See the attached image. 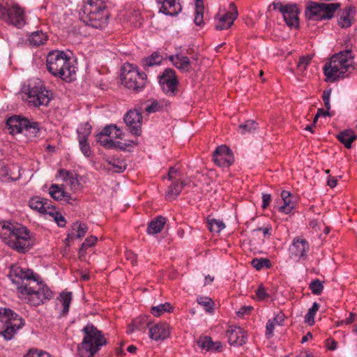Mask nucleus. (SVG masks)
<instances>
[{"instance_id":"1","label":"nucleus","mask_w":357,"mask_h":357,"mask_svg":"<svg viewBox=\"0 0 357 357\" xmlns=\"http://www.w3.org/2000/svg\"><path fill=\"white\" fill-rule=\"evenodd\" d=\"M0 236L7 245L18 252L25 253L31 247L29 230L21 225L0 222Z\"/></svg>"},{"instance_id":"2","label":"nucleus","mask_w":357,"mask_h":357,"mask_svg":"<svg viewBox=\"0 0 357 357\" xmlns=\"http://www.w3.org/2000/svg\"><path fill=\"white\" fill-rule=\"evenodd\" d=\"M46 66L52 75L66 82L76 79L75 67L71 65L70 59L63 51L50 52L47 56Z\"/></svg>"},{"instance_id":"3","label":"nucleus","mask_w":357,"mask_h":357,"mask_svg":"<svg viewBox=\"0 0 357 357\" xmlns=\"http://www.w3.org/2000/svg\"><path fill=\"white\" fill-rule=\"evenodd\" d=\"M352 59L351 50H348L333 56L324 67L326 81L332 82L338 78L346 77L347 73H350L349 69H354L350 61Z\"/></svg>"},{"instance_id":"4","label":"nucleus","mask_w":357,"mask_h":357,"mask_svg":"<svg viewBox=\"0 0 357 357\" xmlns=\"http://www.w3.org/2000/svg\"><path fill=\"white\" fill-rule=\"evenodd\" d=\"M82 331L84 336L77 346V354L79 357H93L102 346L107 344V340L102 333L91 324L84 327Z\"/></svg>"},{"instance_id":"5","label":"nucleus","mask_w":357,"mask_h":357,"mask_svg":"<svg viewBox=\"0 0 357 357\" xmlns=\"http://www.w3.org/2000/svg\"><path fill=\"white\" fill-rule=\"evenodd\" d=\"M6 127L10 135L18 134L24 130L29 137H37L40 130L38 123L32 122L21 115L9 117L6 121Z\"/></svg>"},{"instance_id":"6","label":"nucleus","mask_w":357,"mask_h":357,"mask_svg":"<svg viewBox=\"0 0 357 357\" xmlns=\"http://www.w3.org/2000/svg\"><path fill=\"white\" fill-rule=\"evenodd\" d=\"M340 3H318L310 1L306 6L305 17L309 20H329L340 7Z\"/></svg>"},{"instance_id":"7","label":"nucleus","mask_w":357,"mask_h":357,"mask_svg":"<svg viewBox=\"0 0 357 357\" xmlns=\"http://www.w3.org/2000/svg\"><path fill=\"white\" fill-rule=\"evenodd\" d=\"M122 84L136 92L141 91L146 85V75L140 73L137 68L130 63L124 64L121 74Z\"/></svg>"},{"instance_id":"8","label":"nucleus","mask_w":357,"mask_h":357,"mask_svg":"<svg viewBox=\"0 0 357 357\" xmlns=\"http://www.w3.org/2000/svg\"><path fill=\"white\" fill-rule=\"evenodd\" d=\"M86 16H82V20L87 25L96 29H102L107 25L109 13L106 10V6H98L91 3Z\"/></svg>"},{"instance_id":"9","label":"nucleus","mask_w":357,"mask_h":357,"mask_svg":"<svg viewBox=\"0 0 357 357\" xmlns=\"http://www.w3.org/2000/svg\"><path fill=\"white\" fill-rule=\"evenodd\" d=\"M274 10H278L283 15L284 20L290 28L299 27V10L296 4L283 5L280 1L273 2Z\"/></svg>"},{"instance_id":"10","label":"nucleus","mask_w":357,"mask_h":357,"mask_svg":"<svg viewBox=\"0 0 357 357\" xmlns=\"http://www.w3.org/2000/svg\"><path fill=\"white\" fill-rule=\"evenodd\" d=\"M0 18L17 27H22L25 23L24 10L18 5L9 8L0 5Z\"/></svg>"},{"instance_id":"11","label":"nucleus","mask_w":357,"mask_h":357,"mask_svg":"<svg viewBox=\"0 0 357 357\" xmlns=\"http://www.w3.org/2000/svg\"><path fill=\"white\" fill-rule=\"evenodd\" d=\"M159 83L163 91L169 96H174L177 91L178 84L175 70L172 68L165 70L162 75L159 77Z\"/></svg>"},{"instance_id":"12","label":"nucleus","mask_w":357,"mask_h":357,"mask_svg":"<svg viewBox=\"0 0 357 357\" xmlns=\"http://www.w3.org/2000/svg\"><path fill=\"white\" fill-rule=\"evenodd\" d=\"M27 95L29 102L35 106H47L52 98V93L45 89L29 86Z\"/></svg>"},{"instance_id":"13","label":"nucleus","mask_w":357,"mask_h":357,"mask_svg":"<svg viewBox=\"0 0 357 357\" xmlns=\"http://www.w3.org/2000/svg\"><path fill=\"white\" fill-rule=\"evenodd\" d=\"M27 95L29 102L35 106H47L52 98V93L45 89L29 86Z\"/></svg>"},{"instance_id":"14","label":"nucleus","mask_w":357,"mask_h":357,"mask_svg":"<svg viewBox=\"0 0 357 357\" xmlns=\"http://www.w3.org/2000/svg\"><path fill=\"white\" fill-rule=\"evenodd\" d=\"M39 276L30 271V275L21 282V284L17 287V291L22 295L29 296L36 289H41V287H44V283L39 281Z\"/></svg>"},{"instance_id":"15","label":"nucleus","mask_w":357,"mask_h":357,"mask_svg":"<svg viewBox=\"0 0 357 357\" xmlns=\"http://www.w3.org/2000/svg\"><path fill=\"white\" fill-rule=\"evenodd\" d=\"M213 161L220 167H229L234 161L231 149L226 145L216 148L213 154Z\"/></svg>"},{"instance_id":"16","label":"nucleus","mask_w":357,"mask_h":357,"mask_svg":"<svg viewBox=\"0 0 357 357\" xmlns=\"http://www.w3.org/2000/svg\"><path fill=\"white\" fill-rule=\"evenodd\" d=\"M142 115L137 109L130 110L124 117V121L132 134L139 136L142 133Z\"/></svg>"},{"instance_id":"17","label":"nucleus","mask_w":357,"mask_h":357,"mask_svg":"<svg viewBox=\"0 0 357 357\" xmlns=\"http://www.w3.org/2000/svg\"><path fill=\"white\" fill-rule=\"evenodd\" d=\"M238 16V12L236 6L233 2L230 3L228 10L220 17L218 22L215 25V29L217 30L229 29L234 24Z\"/></svg>"},{"instance_id":"18","label":"nucleus","mask_w":357,"mask_h":357,"mask_svg":"<svg viewBox=\"0 0 357 357\" xmlns=\"http://www.w3.org/2000/svg\"><path fill=\"white\" fill-rule=\"evenodd\" d=\"M2 311L3 314L6 315V319H8V328L12 330V331H10L12 339L17 330L21 328L24 325V321L9 308H1L0 314L2 313Z\"/></svg>"},{"instance_id":"19","label":"nucleus","mask_w":357,"mask_h":357,"mask_svg":"<svg viewBox=\"0 0 357 357\" xmlns=\"http://www.w3.org/2000/svg\"><path fill=\"white\" fill-rule=\"evenodd\" d=\"M91 132V126L88 122L83 124L80 128L77 130L80 150L86 157H89L91 154V149L89 144L87 143V139L90 135Z\"/></svg>"},{"instance_id":"20","label":"nucleus","mask_w":357,"mask_h":357,"mask_svg":"<svg viewBox=\"0 0 357 357\" xmlns=\"http://www.w3.org/2000/svg\"><path fill=\"white\" fill-rule=\"evenodd\" d=\"M29 303L34 306L43 303L45 301L50 300L52 296V291L45 284L41 289H36L29 296Z\"/></svg>"},{"instance_id":"21","label":"nucleus","mask_w":357,"mask_h":357,"mask_svg":"<svg viewBox=\"0 0 357 357\" xmlns=\"http://www.w3.org/2000/svg\"><path fill=\"white\" fill-rule=\"evenodd\" d=\"M226 336L230 345L242 346L245 343V331L240 327L229 328L226 332Z\"/></svg>"},{"instance_id":"22","label":"nucleus","mask_w":357,"mask_h":357,"mask_svg":"<svg viewBox=\"0 0 357 357\" xmlns=\"http://www.w3.org/2000/svg\"><path fill=\"white\" fill-rule=\"evenodd\" d=\"M161 5L160 12L166 15L174 16L181 10V6L176 0H156Z\"/></svg>"},{"instance_id":"23","label":"nucleus","mask_w":357,"mask_h":357,"mask_svg":"<svg viewBox=\"0 0 357 357\" xmlns=\"http://www.w3.org/2000/svg\"><path fill=\"white\" fill-rule=\"evenodd\" d=\"M150 337L154 340H163L170 335L169 326L160 323L151 327L149 330Z\"/></svg>"},{"instance_id":"24","label":"nucleus","mask_w":357,"mask_h":357,"mask_svg":"<svg viewBox=\"0 0 357 357\" xmlns=\"http://www.w3.org/2000/svg\"><path fill=\"white\" fill-rule=\"evenodd\" d=\"M30 271H32L30 269L24 271L20 266L17 265H13L10 267L8 277L11 279L13 283L17 284V287L21 284V282H23V280H26L29 275H30Z\"/></svg>"},{"instance_id":"25","label":"nucleus","mask_w":357,"mask_h":357,"mask_svg":"<svg viewBox=\"0 0 357 357\" xmlns=\"http://www.w3.org/2000/svg\"><path fill=\"white\" fill-rule=\"evenodd\" d=\"M72 229L73 230H75V234L72 232L68 234L66 239V244L67 246H69V242L73 241L75 237L82 238L85 236L88 231L87 225L79 221H76L72 225Z\"/></svg>"},{"instance_id":"26","label":"nucleus","mask_w":357,"mask_h":357,"mask_svg":"<svg viewBox=\"0 0 357 357\" xmlns=\"http://www.w3.org/2000/svg\"><path fill=\"white\" fill-rule=\"evenodd\" d=\"M295 255L301 258H307V252L309 250V243L305 239L294 238L292 243Z\"/></svg>"},{"instance_id":"27","label":"nucleus","mask_w":357,"mask_h":357,"mask_svg":"<svg viewBox=\"0 0 357 357\" xmlns=\"http://www.w3.org/2000/svg\"><path fill=\"white\" fill-rule=\"evenodd\" d=\"M337 138L347 149H351L357 137L353 130L348 129L340 132Z\"/></svg>"},{"instance_id":"28","label":"nucleus","mask_w":357,"mask_h":357,"mask_svg":"<svg viewBox=\"0 0 357 357\" xmlns=\"http://www.w3.org/2000/svg\"><path fill=\"white\" fill-rule=\"evenodd\" d=\"M166 218L163 216H158L155 218L149 225L147 232L151 234H155L160 233L163 229L165 223Z\"/></svg>"},{"instance_id":"29","label":"nucleus","mask_w":357,"mask_h":357,"mask_svg":"<svg viewBox=\"0 0 357 357\" xmlns=\"http://www.w3.org/2000/svg\"><path fill=\"white\" fill-rule=\"evenodd\" d=\"M352 12H354V7H347L343 10L338 21V24L342 28H348L351 25V21L354 19L351 15Z\"/></svg>"},{"instance_id":"30","label":"nucleus","mask_w":357,"mask_h":357,"mask_svg":"<svg viewBox=\"0 0 357 357\" xmlns=\"http://www.w3.org/2000/svg\"><path fill=\"white\" fill-rule=\"evenodd\" d=\"M185 182L181 180H178L176 182L171 185L166 192V197L169 199H175L180 194L184 185Z\"/></svg>"},{"instance_id":"31","label":"nucleus","mask_w":357,"mask_h":357,"mask_svg":"<svg viewBox=\"0 0 357 357\" xmlns=\"http://www.w3.org/2000/svg\"><path fill=\"white\" fill-rule=\"evenodd\" d=\"M291 193L287 190H282L281 192V197L284 202V204L279 208V211L286 214L289 213L294 208V203L290 199Z\"/></svg>"},{"instance_id":"32","label":"nucleus","mask_w":357,"mask_h":357,"mask_svg":"<svg viewBox=\"0 0 357 357\" xmlns=\"http://www.w3.org/2000/svg\"><path fill=\"white\" fill-rule=\"evenodd\" d=\"M29 206L40 213L45 214V205L47 204V199L40 198L39 197H32L29 202Z\"/></svg>"},{"instance_id":"33","label":"nucleus","mask_w":357,"mask_h":357,"mask_svg":"<svg viewBox=\"0 0 357 357\" xmlns=\"http://www.w3.org/2000/svg\"><path fill=\"white\" fill-rule=\"evenodd\" d=\"M47 40V36L41 31H34L29 37L30 44L35 46L43 45Z\"/></svg>"},{"instance_id":"34","label":"nucleus","mask_w":357,"mask_h":357,"mask_svg":"<svg viewBox=\"0 0 357 357\" xmlns=\"http://www.w3.org/2000/svg\"><path fill=\"white\" fill-rule=\"evenodd\" d=\"M176 59L177 61L176 63H174V66L175 67L184 72L190 71V61L188 56L177 54H176Z\"/></svg>"},{"instance_id":"35","label":"nucleus","mask_w":357,"mask_h":357,"mask_svg":"<svg viewBox=\"0 0 357 357\" xmlns=\"http://www.w3.org/2000/svg\"><path fill=\"white\" fill-rule=\"evenodd\" d=\"M8 319L3 312L0 314V335H3L6 340H11L10 328L8 326Z\"/></svg>"},{"instance_id":"36","label":"nucleus","mask_w":357,"mask_h":357,"mask_svg":"<svg viewBox=\"0 0 357 357\" xmlns=\"http://www.w3.org/2000/svg\"><path fill=\"white\" fill-rule=\"evenodd\" d=\"M174 307L169 303L160 304L157 306H153L151 308V313L155 317H160L165 312H171Z\"/></svg>"},{"instance_id":"37","label":"nucleus","mask_w":357,"mask_h":357,"mask_svg":"<svg viewBox=\"0 0 357 357\" xmlns=\"http://www.w3.org/2000/svg\"><path fill=\"white\" fill-rule=\"evenodd\" d=\"M49 193L50 196L56 201H61L65 196H66V192L57 184H52L50 186Z\"/></svg>"},{"instance_id":"38","label":"nucleus","mask_w":357,"mask_h":357,"mask_svg":"<svg viewBox=\"0 0 357 357\" xmlns=\"http://www.w3.org/2000/svg\"><path fill=\"white\" fill-rule=\"evenodd\" d=\"M108 163L112 166V168L110 170L113 171L115 173H122L123 172L127 167V164L125 160H120L119 158H112L108 161Z\"/></svg>"},{"instance_id":"39","label":"nucleus","mask_w":357,"mask_h":357,"mask_svg":"<svg viewBox=\"0 0 357 357\" xmlns=\"http://www.w3.org/2000/svg\"><path fill=\"white\" fill-rule=\"evenodd\" d=\"M319 308V305L314 302L312 306L308 310L307 313L305 316V322L309 324L310 326H312L314 324V315L316 312L318 311Z\"/></svg>"},{"instance_id":"40","label":"nucleus","mask_w":357,"mask_h":357,"mask_svg":"<svg viewBox=\"0 0 357 357\" xmlns=\"http://www.w3.org/2000/svg\"><path fill=\"white\" fill-rule=\"evenodd\" d=\"M251 264L257 270H261L264 267L269 268L272 266L271 261L267 258H255L252 260Z\"/></svg>"},{"instance_id":"41","label":"nucleus","mask_w":357,"mask_h":357,"mask_svg":"<svg viewBox=\"0 0 357 357\" xmlns=\"http://www.w3.org/2000/svg\"><path fill=\"white\" fill-rule=\"evenodd\" d=\"M197 343L202 349H205L206 351H212L213 347H214V342H213L212 338L209 336L199 337L197 341Z\"/></svg>"},{"instance_id":"42","label":"nucleus","mask_w":357,"mask_h":357,"mask_svg":"<svg viewBox=\"0 0 357 357\" xmlns=\"http://www.w3.org/2000/svg\"><path fill=\"white\" fill-rule=\"evenodd\" d=\"M209 230L211 232L220 233L225 227V224L215 219H208Z\"/></svg>"},{"instance_id":"43","label":"nucleus","mask_w":357,"mask_h":357,"mask_svg":"<svg viewBox=\"0 0 357 357\" xmlns=\"http://www.w3.org/2000/svg\"><path fill=\"white\" fill-rule=\"evenodd\" d=\"M142 62L144 68L146 69L147 67H151L160 63L161 61L159 60L158 53L153 52L150 56L144 58Z\"/></svg>"},{"instance_id":"44","label":"nucleus","mask_w":357,"mask_h":357,"mask_svg":"<svg viewBox=\"0 0 357 357\" xmlns=\"http://www.w3.org/2000/svg\"><path fill=\"white\" fill-rule=\"evenodd\" d=\"M324 282L319 279L313 280L309 284V288L314 295H320L324 289Z\"/></svg>"},{"instance_id":"45","label":"nucleus","mask_w":357,"mask_h":357,"mask_svg":"<svg viewBox=\"0 0 357 357\" xmlns=\"http://www.w3.org/2000/svg\"><path fill=\"white\" fill-rule=\"evenodd\" d=\"M239 128L242 129V134L251 133L257 129V123L253 120H247L245 123L241 124Z\"/></svg>"},{"instance_id":"46","label":"nucleus","mask_w":357,"mask_h":357,"mask_svg":"<svg viewBox=\"0 0 357 357\" xmlns=\"http://www.w3.org/2000/svg\"><path fill=\"white\" fill-rule=\"evenodd\" d=\"M63 301V314H66L69 310V305L72 300L71 292H62L60 295Z\"/></svg>"},{"instance_id":"47","label":"nucleus","mask_w":357,"mask_h":357,"mask_svg":"<svg viewBox=\"0 0 357 357\" xmlns=\"http://www.w3.org/2000/svg\"><path fill=\"white\" fill-rule=\"evenodd\" d=\"M312 57L313 55L310 54L301 56L297 64V68L302 72L305 71L307 66L310 63Z\"/></svg>"},{"instance_id":"48","label":"nucleus","mask_w":357,"mask_h":357,"mask_svg":"<svg viewBox=\"0 0 357 357\" xmlns=\"http://www.w3.org/2000/svg\"><path fill=\"white\" fill-rule=\"evenodd\" d=\"M197 303L203 305L207 312H212L214 302L212 298L209 297H199L197 298Z\"/></svg>"},{"instance_id":"49","label":"nucleus","mask_w":357,"mask_h":357,"mask_svg":"<svg viewBox=\"0 0 357 357\" xmlns=\"http://www.w3.org/2000/svg\"><path fill=\"white\" fill-rule=\"evenodd\" d=\"M204 6H197L195 12L194 22L196 25L200 26L204 23Z\"/></svg>"},{"instance_id":"50","label":"nucleus","mask_w":357,"mask_h":357,"mask_svg":"<svg viewBox=\"0 0 357 357\" xmlns=\"http://www.w3.org/2000/svg\"><path fill=\"white\" fill-rule=\"evenodd\" d=\"M133 322L138 331H145L150 324L146 317H137L133 320Z\"/></svg>"},{"instance_id":"51","label":"nucleus","mask_w":357,"mask_h":357,"mask_svg":"<svg viewBox=\"0 0 357 357\" xmlns=\"http://www.w3.org/2000/svg\"><path fill=\"white\" fill-rule=\"evenodd\" d=\"M132 144H136L133 141L130 140L128 143H123L121 142L113 141V144L111 145V149H117L121 151H125L127 148L132 146Z\"/></svg>"},{"instance_id":"52","label":"nucleus","mask_w":357,"mask_h":357,"mask_svg":"<svg viewBox=\"0 0 357 357\" xmlns=\"http://www.w3.org/2000/svg\"><path fill=\"white\" fill-rule=\"evenodd\" d=\"M97 141L103 146L111 149V145L113 144V140L108 139L107 137L100 136V134L96 135Z\"/></svg>"},{"instance_id":"53","label":"nucleus","mask_w":357,"mask_h":357,"mask_svg":"<svg viewBox=\"0 0 357 357\" xmlns=\"http://www.w3.org/2000/svg\"><path fill=\"white\" fill-rule=\"evenodd\" d=\"M256 296L259 301H264L268 298L269 295L266 292V290L262 284H260L257 291Z\"/></svg>"},{"instance_id":"54","label":"nucleus","mask_w":357,"mask_h":357,"mask_svg":"<svg viewBox=\"0 0 357 357\" xmlns=\"http://www.w3.org/2000/svg\"><path fill=\"white\" fill-rule=\"evenodd\" d=\"M114 129L115 130L119 131V128H117L116 125L112 124L105 126L102 130L99 132L100 136L109 137L112 134V130Z\"/></svg>"},{"instance_id":"55","label":"nucleus","mask_w":357,"mask_h":357,"mask_svg":"<svg viewBox=\"0 0 357 357\" xmlns=\"http://www.w3.org/2000/svg\"><path fill=\"white\" fill-rule=\"evenodd\" d=\"M331 93V89H328V90H324L323 91V95H322V99L324 102V105L328 110H330V109H331V104H330Z\"/></svg>"},{"instance_id":"56","label":"nucleus","mask_w":357,"mask_h":357,"mask_svg":"<svg viewBox=\"0 0 357 357\" xmlns=\"http://www.w3.org/2000/svg\"><path fill=\"white\" fill-rule=\"evenodd\" d=\"M52 217L54 218L59 227H63L66 226V219L59 212L57 211L56 213H54V215Z\"/></svg>"},{"instance_id":"57","label":"nucleus","mask_w":357,"mask_h":357,"mask_svg":"<svg viewBox=\"0 0 357 357\" xmlns=\"http://www.w3.org/2000/svg\"><path fill=\"white\" fill-rule=\"evenodd\" d=\"M97 237L95 236H90L87 237L82 245H84L86 248H91L95 245L97 241Z\"/></svg>"},{"instance_id":"58","label":"nucleus","mask_w":357,"mask_h":357,"mask_svg":"<svg viewBox=\"0 0 357 357\" xmlns=\"http://www.w3.org/2000/svg\"><path fill=\"white\" fill-rule=\"evenodd\" d=\"M160 106L156 100L153 101L149 105H148L145 110L148 113L155 112L159 110Z\"/></svg>"},{"instance_id":"59","label":"nucleus","mask_w":357,"mask_h":357,"mask_svg":"<svg viewBox=\"0 0 357 357\" xmlns=\"http://www.w3.org/2000/svg\"><path fill=\"white\" fill-rule=\"evenodd\" d=\"M24 357H50V356L46 352L38 353L36 351L30 350Z\"/></svg>"},{"instance_id":"60","label":"nucleus","mask_w":357,"mask_h":357,"mask_svg":"<svg viewBox=\"0 0 357 357\" xmlns=\"http://www.w3.org/2000/svg\"><path fill=\"white\" fill-rule=\"evenodd\" d=\"M252 310L253 307L252 306L244 305L239 309V310L237 312V314L238 316L241 317L243 316L244 314H250Z\"/></svg>"},{"instance_id":"61","label":"nucleus","mask_w":357,"mask_h":357,"mask_svg":"<svg viewBox=\"0 0 357 357\" xmlns=\"http://www.w3.org/2000/svg\"><path fill=\"white\" fill-rule=\"evenodd\" d=\"M274 329V324L273 321L271 320H269L268 323L266 324V335L268 337H271L273 335V331Z\"/></svg>"},{"instance_id":"62","label":"nucleus","mask_w":357,"mask_h":357,"mask_svg":"<svg viewBox=\"0 0 357 357\" xmlns=\"http://www.w3.org/2000/svg\"><path fill=\"white\" fill-rule=\"evenodd\" d=\"M45 214H49L52 217L54 215V213H56V208L54 206L50 204H47L45 205Z\"/></svg>"},{"instance_id":"63","label":"nucleus","mask_w":357,"mask_h":357,"mask_svg":"<svg viewBox=\"0 0 357 357\" xmlns=\"http://www.w3.org/2000/svg\"><path fill=\"white\" fill-rule=\"evenodd\" d=\"M263 204L261 207L266 208L271 203V196L270 194H264L262 196Z\"/></svg>"},{"instance_id":"64","label":"nucleus","mask_w":357,"mask_h":357,"mask_svg":"<svg viewBox=\"0 0 357 357\" xmlns=\"http://www.w3.org/2000/svg\"><path fill=\"white\" fill-rule=\"evenodd\" d=\"M285 316L282 312H279L273 319V322L278 325H280L284 320Z\"/></svg>"}]
</instances>
